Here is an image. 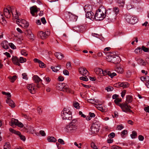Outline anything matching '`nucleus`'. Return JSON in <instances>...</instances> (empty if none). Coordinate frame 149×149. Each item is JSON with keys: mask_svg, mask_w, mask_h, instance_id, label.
I'll list each match as a JSON object with an SVG mask.
<instances>
[{"mask_svg": "<svg viewBox=\"0 0 149 149\" xmlns=\"http://www.w3.org/2000/svg\"><path fill=\"white\" fill-rule=\"evenodd\" d=\"M66 67L69 70H71V63L70 62H68L66 64Z\"/></svg>", "mask_w": 149, "mask_h": 149, "instance_id": "nucleus-55", "label": "nucleus"}, {"mask_svg": "<svg viewBox=\"0 0 149 149\" xmlns=\"http://www.w3.org/2000/svg\"><path fill=\"white\" fill-rule=\"evenodd\" d=\"M8 43L7 41H3L1 44V45L3 48L5 49H8L9 48L8 46Z\"/></svg>", "mask_w": 149, "mask_h": 149, "instance_id": "nucleus-26", "label": "nucleus"}, {"mask_svg": "<svg viewBox=\"0 0 149 149\" xmlns=\"http://www.w3.org/2000/svg\"><path fill=\"white\" fill-rule=\"evenodd\" d=\"M21 53L22 55H24L25 56H27L28 54L25 50H21Z\"/></svg>", "mask_w": 149, "mask_h": 149, "instance_id": "nucleus-56", "label": "nucleus"}, {"mask_svg": "<svg viewBox=\"0 0 149 149\" xmlns=\"http://www.w3.org/2000/svg\"><path fill=\"white\" fill-rule=\"evenodd\" d=\"M134 52L136 54H141L142 52V50L141 49V48L140 47H139L135 49Z\"/></svg>", "mask_w": 149, "mask_h": 149, "instance_id": "nucleus-37", "label": "nucleus"}, {"mask_svg": "<svg viewBox=\"0 0 149 149\" xmlns=\"http://www.w3.org/2000/svg\"><path fill=\"white\" fill-rule=\"evenodd\" d=\"M22 78L23 79L27 80L28 77H27V75L26 73H24L22 74Z\"/></svg>", "mask_w": 149, "mask_h": 149, "instance_id": "nucleus-63", "label": "nucleus"}, {"mask_svg": "<svg viewBox=\"0 0 149 149\" xmlns=\"http://www.w3.org/2000/svg\"><path fill=\"white\" fill-rule=\"evenodd\" d=\"M108 75L111 78H113L114 76L116 75V74L115 72L111 73L110 71L107 70L106 75Z\"/></svg>", "mask_w": 149, "mask_h": 149, "instance_id": "nucleus-28", "label": "nucleus"}, {"mask_svg": "<svg viewBox=\"0 0 149 149\" xmlns=\"http://www.w3.org/2000/svg\"><path fill=\"white\" fill-rule=\"evenodd\" d=\"M85 29V27L83 26H78L73 27V30L78 32H83Z\"/></svg>", "mask_w": 149, "mask_h": 149, "instance_id": "nucleus-12", "label": "nucleus"}, {"mask_svg": "<svg viewBox=\"0 0 149 149\" xmlns=\"http://www.w3.org/2000/svg\"><path fill=\"white\" fill-rule=\"evenodd\" d=\"M6 102L12 108H14L15 107V104L13 101L10 98H8L6 100Z\"/></svg>", "mask_w": 149, "mask_h": 149, "instance_id": "nucleus-20", "label": "nucleus"}, {"mask_svg": "<svg viewBox=\"0 0 149 149\" xmlns=\"http://www.w3.org/2000/svg\"><path fill=\"white\" fill-rule=\"evenodd\" d=\"M94 15V13L91 11L88 12H88H86V16L87 18L92 19L94 18V17H95V15Z\"/></svg>", "mask_w": 149, "mask_h": 149, "instance_id": "nucleus-19", "label": "nucleus"}, {"mask_svg": "<svg viewBox=\"0 0 149 149\" xmlns=\"http://www.w3.org/2000/svg\"><path fill=\"white\" fill-rule=\"evenodd\" d=\"M34 61L35 63H38L40 67L41 68H44L45 67V66H46L43 62L37 58H35L34 59Z\"/></svg>", "mask_w": 149, "mask_h": 149, "instance_id": "nucleus-16", "label": "nucleus"}, {"mask_svg": "<svg viewBox=\"0 0 149 149\" xmlns=\"http://www.w3.org/2000/svg\"><path fill=\"white\" fill-rule=\"evenodd\" d=\"M61 116L63 120H71L72 118V112L69 109L64 108L61 112Z\"/></svg>", "mask_w": 149, "mask_h": 149, "instance_id": "nucleus-3", "label": "nucleus"}, {"mask_svg": "<svg viewBox=\"0 0 149 149\" xmlns=\"http://www.w3.org/2000/svg\"><path fill=\"white\" fill-rule=\"evenodd\" d=\"M115 87H122L123 88H126L129 86V85L127 82H123L120 84L114 85Z\"/></svg>", "mask_w": 149, "mask_h": 149, "instance_id": "nucleus-17", "label": "nucleus"}, {"mask_svg": "<svg viewBox=\"0 0 149 149\" xmlns=\"http://www.w3.org/2000/svg\"><path fill=\"white\" fill-rule=\"evenodd\" d=\"M33 79L35 82L37 83L42 81L40 78L38 76L36 75H35L33 76Z\"/></svg>", "mask_w": 149, "mask_h": 149, "instance_id": "nucleus-29", "label": "nucleus"}, {"mask_svg": "<svg viewBox=\"0 0 149 149\" xmlns=\"http://www.w3.org/2000/svg\"><path fill=\"white\" fill-rule=\"evenodd\" d=\"M114 13V15H113V18L114 19H115L116 18V16L119 13V9L117 7H115L113 9H112Z\"/></svg>", "mask_w": 149, "mask_h": 149, "instance_id": "nucleus-25", "label": "nucleus"}, {"mask_svg": "<svg viewBox=\"0 0 149 149\" xmlns=\"http://www.w3.org/2000/svg\"><path fill=\"white\" fill-rule=\"evenodd\" d=\"M27 88L32 94H34L35 93V88L33 84H30L27 86Z\"/></svg>", "mask_w": 149, "mask_h": 149, "instance_id": "nucleus-21", "label": "nucleus"}, {"mask_svg": "<svg viewBox=\"0 0 149 149\" xmlns=\"http://www.w3.org/2000/svg\"><path fill=\"white\" fill-rule=\"evenodd\" d=\"M111 52H107L106 54L107 57L106 59L107 61L109 62L112 63V60L113 59V54Z\"/></svg>", "mask_w": 149, "mask_h": 149, "instance_id": "nucleus-13", "label": "nucleus"}, {"mask_svg": "<svg viewBox=\"0 0 149 149\" xmlns=\"http://www.w3.org/2000/svg\"><path fill=\"white\" fill-rule=\"evenodd\" d=\"M18 122V120L17 119L12 118L11 120V125L12 126L13 125H16L17 123Z\"/></svg>", "mask_w": 149, "mask_h": 149, "instance_id": "nucleus-39", "label": "nucleus"}, {"mask_svg": "<svg viewBox=\"0 0 149 149\" xmlns=\"http://www.w3.org/2000/svg\"><path fill=\"white\" fill-rule=\"evenodd\" d=\"M91 147L93 149H98V148L96 146L93 142H92L91 143Z\"/></svg>", "mask_w": 149, "mask_h": 149, "instance_id": "nucleus-50", "label": "nucleus"}, {"mask_svg": "<svg viewBox=\"0 0 149 149\" xmlns=\"http://www.w3.org/2000/svg\"><path fill=\"white\" fill-rule=\"evenodd\" d=\"M56 89L58 90L64 92L71 93V90L69 88L67 85L65 84L59 83L56 85Z\"/></svg>", "mask_w": 149, "mask_h": 149, "instance_id": "nucleus-5", "label": "nucleus"}, {"mask_svg": "<svg viewBox=\"0 0 149 149\" xmlns=\"http://www.w3.org/2000/svg\"><path fill=\"white\" fill-rule=\"evenodd\" d=\"M10 81L11 82H13L17 79V76L16 75L13 76L12 77H9Z\"/></svg>", "mask_w": 149, "mask_h": 149, "instance_id": "nucleus-47", "label": "nucleus"}, {"mask_svg": "<svg viewBox=\"0 0 149 149\" xmlns=\"http://www.w3.org/2000/svg\"><path fill=\"white\" fill-rule=\"evenodd\" d=\"M84 9L85 12H87L88 11V12L91 11L92 9V8L91 6L87 5L85 6Z\"/></svg>", "mask_w": 149, "mask_h": 149, "instance_id": "nucleus-30", "label": "nucleus"}, {"mask_svg": "<svg viewBox=\"0 0 149 149\" xmlns=\"http://www.w3.org/2000/svg\"><path fill=\"white\" fill-rule=\"evenodd\" d=\"M116 2L120 6H123L125 3V0H116Z\"/></svg>", "mask_w": 149, "mask_h": 149, "instance_id": "nucleus-38", "label": "nucleus"}, {"mask_svg": "<svg viewBox=\"0 0 149 149\" xmlns=\"http://www.w3.org/2000/svg\"><path fill=\"white\" fill-rule=\"evenodd\" d=\"M38 35L42 39H45L47 38V36L45 34V33L43 31H40L39 32Z\"/></svg>", "mask_w": 149, "mask_h": 149, "instance_id": "nucleus-32", "label": "nucleus"}, {"mask_svg": "<svg viewBox=\"0 0 149 149\" xmlns=\"http://www.w3.org/2000/svg\"><path fill=\"white\" fill-rule=\"evenodd\" d=\"M120 61V58L119 56L114 55H113V59L112 60V63L115 64L118 63Z\"/></svg>", "mask_w": 149, "mask_h": 149, "instance_id": "nucleus-15", "label": "nucleus"}, {"mask_svg": "<svg viewBox=\"0 0 149 149\" xmlns=\"http://www.w3.org/2000/svg\"><path fill=\"white\" fill-rule=\"evenodd\" d=\"M55 55L56 57L59 59L61 60L64 57V55L60 52H56L55 53Z\"/></svg>", "mask_w": 149, "mask_h": 149, "instance_id": "nucleus-27", "label": "nucleus"}, {"mask_svg": "<svg viewBox=\"0 0 149 149\" xmlns=\"http://www.w3.org/2000/svg\"><path fill=\"white\" fill-rule=\"evenodd\" d=\"M123 128L124 127L122 125H120L117 126L116 129L118 130H120Z\"/></svg>", "mask_w": 149, "mask_h": 149, "instance_id": "nucleus-60", "label": "nucleus"}, {"mask_svg": "<svg viewBox=\"0 0 149 149\" xmlns=\"http://www.w3.org/2000/svg\"><path fill=\"white\" fill-rule=\"evenodd\" d=\"M80 79L86 81H87L88 80V79L86 76L81 77H80Z\"/></svg>", "mask_w": 149, "mask_h": 149, "instance_id": "nucleus-52", "label": "nucleus"}, {"mask_svg": "<svg viewBox=\"0 0 149 149\" xmlns=\"http://www.w3.org/2000/svg\"><path fill=\"white\" fill-rule=\"evenodd\" d=\"M30 10L31 11V13L32 16H36V15H35V13H37L38 11V10L36 7L34 6H32L30 8Z\"/></svg>", "mask_w": 149, "mask_h": 149, "instance_id": "nucleus-23", "label": "nucleus"}, {"mask_svg": "<svg viewBox=\"0 0 149 149\" xmlns=\"http://www.w3.org/2000/svg\"><path fill=\"white\" fill-rule=\"evenodd\" d=\"M138 63L141 65L143 66H145L146 64L145 61L142 59H139Z\"/></svg>", "mask_w": 149, "mask_h": 149, "instance_id": "nucleus-36", "label": "nucleus"}, {"mask_svg": "<svg viewBox=\"0 0 149 149\" xmlns=\"http://www.w3.org/2000/svg\"><path fill=\"white\" fill-rule=\"evenodd\" d=\"M3 13L5 16L7 18H9L11 16V13L10 10L8 8H4L3 10Z\"/></svg>", "mask_w": 149, "mask_h": 149, "instance_id": "nucleus-14", "label": "nucleus"}, {"mask_svg": "<svg viewBox=\"0 0 149 149\" xmlns=\"http://www.w3.org/2000/svg\"><path fill=\"white\" fill-rule=\"evenodd\" d=\"M0 22L2 24H5L6 22L3 14L1 13H0Z\"/></svg>", "mask_w": 149, "mask_h": 149, "instance_id": "nucleus-33", "label": "nucleus"}, {"mask_svg": "<svg viewBox=\"0 0 149 149\" xmlns=\"http://www.w3.org/2000/svg\"><path fill=\"white\" fill-rule=\"evenodd\" d=\"M100 130V125L96 123H93L91 127V132L93 133L98 132Z\"/></svg>", "mask_w": 149, "mask_h": 149, "instance_id": "nucleus-10", "label": "nucleus"}, {"mask_svg": "<svg viewBox=\"0 0 149 149\" xmlns=\"http://www.w3.org/2000/svg\"><path fill=\"white\" fill-rule=\"evenodd\" d=\"M69 14L70 15V18L71 21L75 22L77 20L78 18L77 16L74 15L70 12H69Z\"/></svg>", "mask_w": 149, "mask_h": 149, "instance_id": "nucleus-22", "label": "nucleus"}, {"mask_svg": "<svg viewBox=\"0 0 149 149\" xmlns=\"http://www.w3.org/2000/svg\"><path fill=\"white\" fill-rule=\"evenodd\" d=\"M122 101L121 99H119L118 98L116 99L115 100L114 102L115 103L118 105L119 106L120 104H119V102Z\"/></svg>", "mask_w": 149, "mask_h": 149, "instance_id": "nucleus-42", "label": "nucleus"}, {"mask_svg": "<svg viewBox=\"0 0 149 149\" xmlns=\"http://www.w3.org/2000/svg\"><path fill=\"white\" fill-rule=\"evenodd\" d=\"M9 130L10 132L17 135V133L19 134V132L16 131L12 128H10Z\"/></svg>", "mask_w": 149, "mask_h": 149, "instance_id": "nucleus-43", "label": "nucleus"}, {"mask_svg": "<svg viewBox=\"0 0 149 149\" xmlns=\"http://www.w3.org/2000/svg\"><path fill=\"white\" fill-rule=\"evenodd\" d=\"M19 60V62H20L21 63H22L25 62L26 61V58L21 57H20Z\"/></svg>", "mask_w": 149, "mask_h": 149, "instance_id": "nucleus-44", "label": "nucleus"}, {"mask_svg": "<svg viewBox=\"0 0 149 149\" xmlns=\"http://www.w3.org/2000/svg\"><path fill=\"white\" fill-rule=\"evenodd\" d=\"M30 32V33L29 34V38L30 39H33L34 38V35L32 34V33L31 32V31H29V32Z\"/></svg>", "mask_w": 149, "mask_h": 149, "instance_id": "nucleus-53", "label": "nucleus"}, {"mask_svg": "<svg viewBox=\"0 0 149 149\" xmlns=\"http://www.w3.org/2000/svg\"><path fill=\"white\" fill-rule=\"evenodd\" d=\"M95 105H96V107L100 111L101 110V109H102V105L101 104H95Z\"/></svg>", "mask_w": 149, "mask_h": 149, "instance_id": "nucleus-57", "label": "nucleus"}, {"mask_svg": "<svg viewBox=\"0 0 149 149\" xmlns=\"http://www.w3.org/2000/svg\"><path fill=\"white\" fill-rule=\"evenodd\" d=\"M74 145L77 147L78 148H81V146L82 145V144L81 143H80L79 144H78L77 142H74Z\"/></svg>", "mask_w": 149, "mask_h": 149, "instance_id": "nucleus-54", "label": "nucleus"}, {"mask_svg": "<svg viewBox=\"0 0 149 149\" xmlns=\"http://www.w3.org/2000/svg\"><path fill=\"white\" fill-rule=\"evenodd\" d=\"M8 8L10 10V13H11L12 14L13 21L15 22L24 28H26L29 26V24L26 20L19 18L20 14L17 12L15 7L9 6Z\"/></svg>", "mask_w": 149, "mask_h": 149, "instance_id": "nucleus-1", "label": "nucleus"}, {"mask_svg": "<svg viewBox=\"0 0 149 149\" xmlns=\"http://www.w3.org/2000/svg\"><path fill=\"white\" fill-rule=\"evenodd\" d=\"M74 107L77 109H79L80 108L79 104L77 102H74L73 104Z\"/></svg>", "mask_w": 149, "mask_h": 149, "instance_id": "nucleus-48", "label": "nucleus"}, {"mask_svg": "<svg viewBox=\"0 0 149 149\" xmlns=\"http://www.w3.org/2000/svg\"><path fill=\"white\" fill-rule=\"evenodd\" d=\"M40 134L42 136H45L46 134L45 132V131L43 130H40L39 132Z\"/></svg>", "mask_w": 149, "mask_h": 149, "instance_id": "nucleus-62", "label": "nucleus"}, {"mask_svg": "<svg viewBox=\"0 0 149 149\" xmlns=\"http://www.w3.org/2000/svg\"><path fill=\"white\" fill-rule=\"evenodd\" d=\"M106 70L103 71L101 68H97L94 70L95 72L97 74L102 76H106Z\"/></svg>", "mask_w": 149, "mask_h": 149, "instance_id": "nucleus-9", "label": "nucleus"}, {"mask_svg": "<svg viewBox=\"0 0 149 149\" xmlns=\"http://www.w3.org/2000/svg\"><path fill=\"white\" fill-rule=\"evenodd\" d=\"M12 61L14 64L18 66L20 65V64L19 63V59L16 56H13Z\"/></svg>", "mask_w": 149, "mask_h": 149, "instance_id": "nucleus-18", "label": "nucleus"}, {"mask_svg": "<svg viewBox=\"0 0 149 149\" xmlns=\"http://www.w3.org/2000/svg\"><path fill=\"white\" fill-rule=\"evenodd\" d=\"M115 136V134L113 132H112L108 135V136L109 138H113Z\"/></svg>", "mask_w": 149, "mask_h": 149, "instance_id": "nucleus-64", "label": "nucleus"}, {"mask_svg": "<svg viewBox=\"0 0 149 149\" xmlns=\"http://www.w3.org/2000/svg\"><path fill=\"white\" fill-rule=\"evenodd\" d=\"M114 13L112 9L109 8L106 10V12L105 13V15L106 16L107 15V17H108V18L109 19H111L112 20L114 19L113 18V15H114Z\"/></svg>", "mask_w": 149, "mask_h": 149, "instance_id": "nucleus-8", "label": "nucleus"}, {"mask_svg": "<svg viewBox=\"0 0 149 149\" xmlns=\"http://www.w3.org/2000/svg\"><path fill=\"white\" fill-rule=\"evenodd\" d=\"M115 70L117 72L120 74H122L124 72L123 69L119 67H116V68Z\"/></svg>", "mask_w": 149, "mask_h": 149, "instance_id": "nucleus-35", "label": "nucleus"}, {"mask_svg": "<svg viewBox=\"0 0 149 149\" xmlns=\"http://www.w3.org/2000/svg\"><path fill=\"white\" fill-rule=\"evenodd\" d=\"M106 9L103 6H101L96 11L95 18L97 20H100L103 19L106 16Z\"/></svg>", "mask_w": 149, "mask_h": 149, "instance_id": "nucleus-2", "label": "nucleus"}, {"mask_svg": "<svg viewBox=\"0 0 149 149\" xmlns=\"http://www.w3.org/2000/svg\"><path fill=\"white\" fill-rule=\"evenodd\" d=\"M20 137L21 140H22L24 141H25L26 138L23 135L21 134L20 132H19V134L17 133V135Z\"/></svg>", "mask_w": 149, "mask_h": 149, "instance_id": "nucleus-40", "label": "nucleus"}, {"mask_svg": "<svg viewBox=\"0 0 149 149\" xmlns=\"http://www.w3.org/2000/svg\"><path fill=\"white\" fill-rule=\"evenodd\" d=\"M88 102L92 104H95V102H96L95 100L94 99H88Z\"/></svg>", "mask_w": 149, "mask_h": 149, "instance_id": "nucleus-61", "label": "nucleus"}, {"mask_svg": "<svg viewBox=\"0 0 149 149\" xmlns=\"http://www.w3.org/2000/svg\"><path fill=\"white\" fill-rule=\"evenodd\" d=\"M136 136L137 133L134 131H133L132 132V134L130 135L132 139L135 138Z\"/></svg>", "mask_w": 149, "mask_h": 149, "instance_id": "nucleus-45", "label": "nucleus"}, {"mask_svg": "<svg viewBox=\"0 0 149 149\" xmlns=\"http://www.w3.org/2000/svg\"><path fill=\"white\" fill-rule=\"evenodd\" d=\"M8 45L12 49H14L16 48V47L12 43H10Z\"/></svg>", "mask_w": 149, "mask_h": 149, "instance_id": "nucleus-58", "label": "nucleus"}, {"mask_svg": "<svg viewBox=\"0 0 149 149\" xmlns=\"http://www.w3.org/2000/svg\"><path fill=\"white\" fill-rule=\"evenodd\" d=\"M105 89L108 92L110 91L113 90V88L112 87H107L105 88Z\"/></svg>", "mask_w": 149, "mask_h": 149, "instance_id": "nucleus-59", "label": "nucleus"}, {"mask_svg": "<svg viewBox=\"0 0 149 149\" xmlns=\"http://www.w3.org/2000/svg\"><path fill=\"white\" fill-rule=\"evenodd\" d=\"M79 73L83 75L88 74L89 73L86 69L84 67H81L79 69Z\"/></svg>", "mask_w": 149, "mask_h": 149, "instance_id": "nucleus-11", "label": "nucleus"}, {"mask_svg": "<svg viewBox=\"0 0 149 149\" xmlns=\"http://www.w3.org/2000/svg\"><path fill=\"white\" fill-rule=\"evenodd\" d=\"M61 67L60 65H58L55 67L52 66L51 68L53 71L56 72L61 69Z\"/></svg>", "mask_w": 149, "mask_h": 149, "instance_id": "nucleus-31", "label": "nucleus"}, {"mask_svg": "<svg viewBox=\"0 0 149 149\" xmlns=\"http://www.w3.org/2000/svg\"><path fill=\"white\" fill-rule=\"evenodd\" d=\"M127 134V131L126 130H124L121 133V135L122 138L124 137V136Z\"/></svg>", "mask_w": 149, "mask_h": 149, "instance_id": "nucleus-41", "label": "nucleus"}, {"mask_svg": "<svg viewBox=\"0 0 149 149\" xmlns=\"http://www.w3.org/2000/svg\"><path fill=\"white\" fill-rule=\"evenodd\" d=\"M119 106L122 109L123 111L124 112L133 113L132 111L130 109V108H132L131 107L128 105V104L124 103L121 104H120Z\"/></svg>", "mask_w": 149, "mask_h": 149, "instance_id": "nucleus-7", "label": "nucleus"}, {"mask_svg": "<svg viewBox=\"0 0 149 149\" xmlns=\"http://www.w3.org/2000/svg\"><path fill=\"white\" fill-rule=\"evenodd\" d=\"M141 49L143 50L144 52H149V48L146 47L144 46H143L141 48Z\"/></svg>", "mask_w": 149, "mask_h": 149, "instance_id": "nucleus-49", "label": "nucleus"}, {"mask_svg": "<svg viewBox=\"0 0 149 149\" xmlns=\"http://www.w3.org/2000/svg\"><path fill=\"white\" fill-rule=\"evenodd\" d=\"M77 125L72 123H70L66 125L65 127V131L67 132L74 133L77 129Z\"/></svg>", "mask_w": 149, "mask_h": 149, "instance_id": "nucleus-6", "label": "nucleus"}, {"mask_svg": "<svg viewBox=\"0 0 149 149\" xmlns=\"http://www.w3.org/2000/svg\"><path fill=\"white\" fill-rule=\"evenodd\" d=\"M125 20L129 23L134 24L138 21V19L134 16H132L129 14H126L125 16Z\"/></svg>", "mask_w": 149, "mask_h": 149, "instance_id": "nucleus-4", "label": "nucleus"}, {"mask_svg": "<svg viewBox=\"0 0 149 149\" xmlns=\"http://www.w3.org/2000/svg\"><path fill=\"white\" fill-rule=\"evenodd\" d=\"M133 100V97L132 96L127 95L126 96V100L125 103L128 104L131 103Z\"/></svg>", "mask_w": 149, "mask_h": 149, "instance_id": "nucleus-24", "label": "nucleus"}, {"mask_svg": "<svg viewBox=\"0 0 149 149\" xmlns=\"http://www.w3.org/2000/svg\"><path fill=\"white\" fill-rule=\"evenodd\" d=\"M10 145L9 143H6L4 146V149H9L10 148Z\"/></svg>", "mask_w": 149, "mask_h": 149, "instance_id": "nucleus-46", "label": "nucleus"}, {"mask_svg": "<svg viewBox=\"0 0 149 149\" xmlns=\"http://www.w3.org/2000/svg\"><path fill=\"white\" fill-rule=\"evenodd\" d=\"M47 139L49 142H55L56 141V139L53 136H48Z\"/></svg>", "mask_w": 149, "mask_h": 149, "instance_id": "nucleus-34", "label": "nucleus"}, {"mask_svg": "<svg viewBox=\"0 0 149 149\" xmlns=\"http://www.w3.org/2000/svg\"><path fill=\"white\" fill-rule=\"evenodd\" d=\"M2 93L3 94L6 95L8 96V98H9V97H11V95H10V93H7L5 92L2 91Z\"/></svg>", "mask_w": 149, "mask_h": 149, "instance_id": "nucleus-51", "label": "nucleus"}]
</instances>
